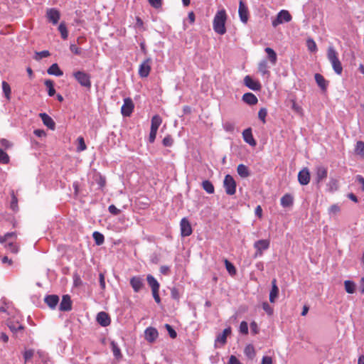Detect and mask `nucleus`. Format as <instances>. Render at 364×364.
<instances>
[{
  "instance_id": "f257e3e1",
  "label": "nucleus",
  "mask_w": 364,
  "mask_h": 364,
  "mask_svg": "<svg viewBox=\"0 0 364 364\" xmlns=\"http://www.w3.org/2000/svg\"><path fill=\"white\" fill-rule=\"evenodd\" d=\"M17 239L16 232H7L4 235H0V243H5V248L12 253H17L18 247L14 244Z\"/></svg>"
},
{
  "instance_id": "f03ea898",
  "label": "nucleus",
  "mask_w": 364,
  "mask_h": 364,
  "mask_svg": "<svg viewBox=\"0 0 364 364\" xmlns=\"http://www.w3.org/2000/svg\"><path fill=\"white\" fill-rule=\"evenodd\" d=\"M226 12L225 10H221L217 12L213 19V29L215 32L220 35H223L226 33L225 21H226Z\"/></svg>"
},
{
  "instance_id": "7ed1b4c3",
  "label": "nucleus",
  "mask_w": 364,
  "mask_h": 364,
  "mask_svg": "<svg viewBox=\"0 0 364 364\" xmlns=\"http://www.w3.org/2000/svg\"><path fill=\"white\" fill-rule=\"evenodd\" d=\"M327 58L332 65L334 72L341 75L343 67L338 57V53L333 46H329L327 50Z\"/></svg>"
},
{
  "instance_id": "20e7f679",
  "label": "nucleus",
  "mask_w": 364,
  "mask_h": 364,
  "mask_svg": "<svg viewBox=\"0 0 364 364\" xmlns=\"http://www.w3.org/2000/svg\"><path fill=\"white\" fill-rule=\"evenodd\" d=\"M73 76L76 81L83 87L87 90H90L91 83V75L83 70H77L73 73Z\"/></svg>"
},
{
  "instance_id": "39448f33",
  "label": "nucleus",
  "mask_w": 364,
  "mask_h": 364,
  "mask_svg": "<svg viewBox=\"0 0 364 364\" xmlns=\"http://www.w3.org/2000/svg\"><path fill=\"white\" fill-rule=\"evenodd\" d=\"M236 186L237 184L234 178L231 175L227 174L223 181L225 193L229 196L234 195L236 192Z\"/></svg>"
},
{
  "instance_id": "423d86ee",
  "label": "nucleus",
  "mask_w": 364,
  "mask_h": 364,
  "mask_svg": "<svg viewBox=\"0 0 364 364\" xmlns=\"http://www.w3.org/2000/svg\"><path fill=\"white\" fill-rule=\"evenodd\" d=\"M291 20V16L287 10L280 11L275 19L272 21L273 27H277L278 25L283 23L289 22Z\"/></svg>"
},
{
  "instance_id": "0eeeda50",
  "label": "nucleus",
  "mask_w": 364,
  "mask_h": 364,
  "mask_svg": "<svg viewBox=\"0 0 364 364\" xmlns=\"http://www.w3.org/2000/svg\"><path fill=\"white\" fill-rule=\"evenodd\" d=\"M151 58H147L140 64L139 68V75L141 77L144 78L149 76L151 70Z\"/></svg>"
},
{
  "instance_id": "6e6552de",
  "label": "nucleus",
  "mask_w": 364,
  "mask_h": 364,
  "mask_svg": "<svg viewBox=\"0 0 364 364\" xmlns=\"http://www.w3.org/2000/svg\"><path fill=\"white\" fill-rule=\"evenodd\" d=\"M7 326L16 337H22L23 335L24 326L18 321H9Z\"/></svg>"
},
{
  "instance_id": "1a4fd4ad",
  "label": "nucleus",
  "mask_w": 364,
  "mask_h": 364,
  "mask_svg": "<svg viewBox=\"0 0 364 364\" xmlns=\"http://www.w3.org/2000/svg\"><path fill=\"white\" fill-rule=\"evenodd\" d=\"M269 240H259L254 243V247L256 249L255 257L262 256L263 251L267 250L269 247Z\"/></svg>"
},
{
  "instance_id": "9d476101",
  "label": "nucleus",
  "mask_w": 364,
  "mask_h": 364,
  "mask_svg": "<svg viewBox=\"0 0 364 364\" xmlns=\"http://www.w3.org/2000/svg\"><path fill=\"white\" fill-rule=\"evenodd\" d=\"M134 108L132 100L127 97L124 100V104L121 108V113L124 117H129Z\"/></svg>"
},
{
  "instance_id": "9b49d317",
  "label": "nucleus",
  "mask_w": 364,
  "mask_h": 364,
  "mask_svg": "<svg viewBox=\"0 0 364 364\" xmlns=\"http://www.w3.org/2000/svg\"><path fill=\"white\" fill-rule=\"evenodd\" d=\"M181 234L182 237H188L192 234V228L190 222L186 218L181 219L180 223Z\"/></svg>"
},
{
  "instance_id": "f8f14e48",
  "label": "nucleus",
  "mask_w": 364,
  "mask_h": 364,
  "mask_svg": "<svg viewBox=\"0 0 364 364\" xmlns=\"http://www.w3.org/2000/svg\"><path fill=\"white\" fill-rule=\"evenodd\" d=\"M130 285L134 292H139L144 287V280L140 276H134L130 279Z\"/></svg>"
},
{
  "instance_id": "ddd939ff",
  "label": "nucleus",
  "mask_w": 364,
  "mask_h": 364,
  "mask_svg": "<svg viewBox=\"0 0 364 364\" xmlns=\"http://www.w3.org/2000/svg\"><path fill=\"white\" fill-rule=\"evenodd\" d=\"M298 181L302 186H306L310 182V172L308 168H304L298 173Z\"/></svg>"
},
{
  "instance_id": "4468645a",
  "label": "nucleus",
  "mask_w": 364,
  "mask_h": 364,
  "mask_svg": "<svg viewBox=\"0 0 364 364\" xmlns=\"http://www.w3.org/2000/svg\"><path fill=\"white\" fill-rule=\"evenodd\" d=\"M244 84L245 86H247L248 88L254 90V91H259L261 90V85L258 81H256L253 80L250 76L247 75L244 78Z\"/></svg>"
},
{
  "instance_id": "2eb2a0df",
  "label": "nucleus",
  "mask_w": 364,
  "mask_h": 364,
  "mask_svg": "<svg viewBox=\"0 0 364 364\" xmlns=\"http://www.w3.org/2000/svg\"><path fill=\"white\" fill-rule=\"evenodd\" d=\"M238 13L240 21L242 23H247L249 17V11L247 7L242 0H240L239 3Z\"/></svg>"
},
{
  "instance_id": "dca6fc26",
  "label": "nucleus",
  "mask_w": 364,
  "mask_h": 364,
  "mask_svg": "<svg viewBox=\"0 0 364 364\" xmlns=\"http://www.w3.org/2000/svg\"><path fill=\"white\" fill-rule=\"evenodd\" d=\"M72 309V301L70 296L68 294L63 295L61 302L59 305V310L61 311H68Z\"/></svg>"
},
{
  "instance_id": "f3484780",
  "label": "nucleus",
  "mask_w": 364,
  "mask_h": 364,
  "mask_svg": "<svg viewBox=\"0 0 364 364\" xmlns=\"http://www.w3.org/2000/svg\"><path fill=\"white\" fill-rule=\"evenodd\" d=\"M145 339L150 343H154L159 336L158 331L154 327H149L144 331Z\"/></svg>"
},
{
  "instance_id": "a211bd4d",
  "label": "nucleus",
  "mask_w": 364,
  "mask_h": 364,
  "mask_svg": "<svg viewBox=\"0 0 364 364\" xmlns=\"http://www.w3.org/2000/svg\"><path fill=\"white\" fill-rule=\"evenodd\" d=\"M96 320L97 323L103 327H106L110 324L111 319L107 313L100 311L97 314Z\"/></svg>"
},
{
  "instance_id": "6ab92c4d",
  "label": "nucleus",
  "mask_w": 364,
  "mask_h": 364,
  "mask_svg": "<svg viewBox=\"0 0 364 364\" xmlns=\"http://www.w3.org/2000/svg\"><path fill=\"white\" fill-rule=\"evenodd\" d=\"M46 16L49 21L52 22L53 24L55 25L58 23L60 14V12L55 9H49L47 10Z\"/></svg>"
},
{
  "instance_id": "aec40b11",
  "label": "nucleus",
  "mask_w": 364,
  "mask_h": 364,
  "mask_svg": "<svg viewBox=\"0 0 364 364\" xmlns=\"http://www.w3.org/2000/svg\"><path fill=\"white\" fill-rule=\"evenodd\" d=\"M242 137L244 141L252 146H255L257 142L253 137L252 129L247 128L242 132Z\"/></svg>"
},
{
  "instance_id": "412c9836",
  "label": "nucleus",
  "mask_w": 364,
  "mask_h": 364,
  "mask_svg": "<svg viewBox=\"0 0 364 364\" xmlns=\"http://www.w3.org/2000/svg\"><path fill=\"white\" fill-rule=\"evenodd\" d=\"M43 123L45 126H46L48 129L51 130H54L55 128V123L53 119L46 113H41L39 114Z\"/></svg>"
},
{
  "instance_id": "4be33fe9",
  "label": "nucleus",
  "mask_w": 364,
  "mask_h": 364,
  "mask_svg": "<svg viewBox=\"0 0 364 364\" xmlns=\"http://www.w3.org/2000/svg\"><path fill=\"white\" fill-rule=\"evenodd\" d=\"M44 301L50 309H54L59 302V297L55 294L47 295Z\"/></svg>"
},
{
  "instance_id": "5701e85b",
  "label": "nucleus",
  "mask_w": 364,
  "mask_h": 364,
  "mask_svg": "<svg viewBox=\"0 0 364 364\" xmlns=\"http://www.w3.org/2000/svg\"><path fill=\"white\" fill-rule=\"evenodd\" d=\"M231 333V328L228 327L225 328L221 334H219L216 338H215V345H217V343H220L221 345H225L227 342V337Z\"/></svg>"
},
{
  "instance_id": "b1692460",
  "label": "nucleus",
  "mask_w": 364,
  "mask_h": 364,
  "mask_svg": "<svg viewBox=\"0 0 364 364\" xmlns=\"http://www.w3.org/2000/svg\"><path fill=\"white\" fill-rule=\"evenodd\" d=\"M278 296H279V288L277 284V279H273L272 280V289L269 292V301L271 303L275 302Z\"/></svg>"
},
{
  "instance_id": "393cba45",
  "label": "nucleus",
  "mask_w": 364,
  "mask_h": 364,
  "mask_svg": "<svg viewBox=\"0 0 364 364\" xmlns=\"http://www.w3.org/2000/svg\"><path fill=\"white\" fill-rule=\"evenodd\" d=\"M315 80L318 86L323 92H326L328 85V82L326 80L323 76L319 73H316L314 75Z\"/></svg>"
},
{
  "instance_id": "a878e982",
  "label": "nucleus",
  "mask_w": 364,
  "mask_h": 364,
  "mask_svg": "<svg viewBox=\"0 0 364 364\" xmlns=\"http://www.w3.org/2000/svg\"><path fill=\"white\" fill-rule=\"evenodd\" d=\"M328 170L324 166L316 167V181L318 183L321 182L327 177Z\"/></svg>"
},
{
  "instance_id": "bb28decb",
  "label": "nucleus",
  "mask_w": 364,
  "mask_h": 364,
  "mask_svg": "<svg viewBox=\"0 0 364 364\" xmlns=\"http://www.w3.org/2000/svg\"><path fill=\"white\" fill-rule=\"evenodd\" d=\"M242 100L250 105H255L258 102L257 97L251 92L245 93L242 96Z\"/></svg>"
},
{
  "instance_id": "cd10ccee",
  "label": "nucleus",
  "mask_w": 364,
  "mask_h": 364,
  "mask_svg": "<svg viewBox=\"0 0 364 364\" xmlns=\"http://www.w3.org/2000/svg\"><path fill=\"white\" fill-rule=\"evenodd\" d=\"M146 281L149 286L151 288V291H159L160 284L158 281L151 274H148Z\"/></svg>"
},
{
  "instance_id": "c85d7f7f",
  "label": "nucleus",
  "mask_w": 364,
  "mask_h": 364,
  "mask_svg": "<svg viewBox=\"0 0 364 364\" xmlns=\"http://www.w3.org/2000/svg\"><path fill=\"white\" fill-rule=\"evenodd\" d=\"M294 198L289 193L284 194L281 198V205L284 208L290 207L293 205Z\"/></svg>"
},
{
  "instance_id": "c756f323",
  "label": "nucleus",
  "mask_w": 364,
  "mask_h": 364,
  "mask_svg": "<svg viewBox=\"0 0 364 364\" xmlns=\"http://www.w3.org/2000/svg\"><path fill=\"white\" fill-rule=\"evenodd\" d=\"M47 73L49 75L58 77L62 76L63 75V72L60 69L57 63H53L51 65L47 70Z\"/></svg>"
},
{
  "instance_id": "7c9ffc66",
  "label": "nucleus",
  "mask_w": 364,
  "mask_h": 364,
  "mask_svg": "<svg viewBox=\"0 0 364 364\" xmlns=\"http://www.w3.org/2000/svg\"><path fill=\"white\" fill-rule=\"evenodd\" d=\"M237 171L238 175L243 178H247L250 175L248 167L242 164L237 166Z\"/></svg>"
},
{
  "instance_id": "2f4dec72",
  "label": "nucleus",
  "mask_w": 364,
  "mask_h": 364,
  "mask_svg": "<svg viewBox=\"0 0 364 364\" xmlns=\"http://www.w3.org/2000/svg\"><path fill=\"white\" fill-rule=\"evenodd\" d=\"M267 54L268 59L272 65H275L277 60V55L276 52L271 48H266L264 49Z\"/></svg>"
},
{
  "instance_id": "473e14b6",
  "label": "nucleus",
  "mask_w": 364,
  "mask_h": 364,
  "mask_svg": "<svg viewBox=\"0 0 364 364\" xmlns=\"http://www.w3.org/2000/svg\"><path fill=\"white\" fill-rule=\"evenodd\" d=\"M245 355L250 360L254 359L256 355L255 348L252 345H247L244 350Z\"/></svg>"
},
{
  "instance_id": "72a5a7b5",
  "label": "nucleus",
  "mask_w": 364,
  "mask_h": 364,
  "mask_svg": "<svg viewBox=\"0 0 364 364\" xmlns=\"http://www.w3.org/2000/svg\"><path fill=\"white\" fill-rule=\"evenodd\" d=\"M162 122L161 117L158 114L154 115L151 118V129L158 131L159 126Z\"/></svg>"
},
{
  "instance_id": "f704fd0d",
  "label": "nucleus",
  "mask_w": 364,
  "mask_h": 364,
  "mask_svg": "<svg viewBox=\"0 0 364 364\" xmlns=\"http://www.w3.org/2000/svg\"><path fill=\"white\" fill-rule=\"evenodd\" d=\"M202 188L209 194H213L215 192L213 184L209 180H205L202 182Z\"/></svg>"
},
{
  "instance_id": "c9c22d12",
  "label": "nucleus",
  "mask_w": 364,
  "mask_h": 364,
  "mask_svg": "<svg viewBox=\"0 0 364 364\" xmlns=\"http://www.w3.org/2000/svg\"><path fill=\"white\" fill-rule=\"evenodd\" d=\"M2 90L4 95V97L6 98L7 100H11V90L9 84L6 82V81L2 82Z\"/></svg>"
},
{
  "instance_id": "e433bc0d",
  "label": "nucleus",
  "mask_w": 364,
  "mask_h": 364,
  "mask_svg": "<svg viewBox=\"0 0 364 364\" xmlns=\"http://www.w3.org/2000/svg\"><path fill=\"white\" fill-rule=\"evenodd\" d=\"M258 70L263 75H269V71L268 70L267 62L266 60H262L258 65Z\"/></svg>"
},
{
  "instance_id": "4c0bfd02",
  "label": "nucleus",
  "mask_w": 364,
  "mask_h": 364,
  "mask_svg": "<svg viewBox=\"0 0 364 364\" xmlns=\"http://www.w3.org/2000/svg\"><path fill=\"white\" fill-rule=\"evenodd\" d=\"M45 85L48 88V94L52 97L55 94V90L54 88V82L51 80H46L44 82Z\"/></svg>"
},
{
  "instance_id": "58836bf2",
  "label": "nucleus",
  "mask_w": 364,
  "mask_h": 364,
  "mask_svg": "<svg viewBox=\"0 0 364 364\" xmlns=\"http://www.w3.org/2000/svg\"><path fill=\"white\" fill-rule=\"evenodd\" d=\"M92 237H93V239L95 240V242L97 245H101L104 243L105 242V237L104 235L97 232V231H95L93 232L92 234Z\"/></svg>"
},
{
  "instance_id": "ea45409f",
  "label": "nucleus",
  "mask_w": 364,
  "mask_h": 364,
  "mask_svg": "<svg viewBox=\"0 0 364 364\" xmlns=\"http://www.w3.org/2000/svg\"><path fill=\"white\" fill-rule=\"evenodd\" d=\"M345 286V290L348 294H353L355 291V284L350 281V280H346L344 282Z\"/></svg>"
},
{
  "instance_id": "a19ab883",
  "label": "nucleus",
  "mask_w": 364,
  "mask_h": 364,
  "mask_svg": "<svg viewBox=\"0 0 364 364\" xmlns=\"http://www.w3.org/2000/svg\"><path fill=\"white\" fill-rule=\"evenodd\" d=\"M111 347L115 358L120 359L122 357L121 350L114 341L111 342Z\"/></svg>"
},
{
  "instance_id": "79ce46f5",
  "label": "nucleus",
  "mask_w": 364,
  "mask_h": 364,
  "mask_svg": "<svg viewBox=\"0 0 364 364\" xmlns=\"http://www.w3.org/2000/svg\"><path fill=\"white\" fill-rule=\"evenodd\" d=\"M306 46L311 53H316L318 50L316 42L311 38L306 40Z\"/></svg>"
},
{
  "instance_id": "37998d69",
  "label": "nucleus",
  "mask_w": 364,
  "mask_h": 364,
  "mask_svg": "<svg viewBox=\"0 0 364 364\" xmlns=\"http://www.w3.org/2000/svg\"><path fill=\"white\" fill-rule=\"evenodd\" d=\"M224 262L228 273L232 276L236 274L237 271L233 264L228 261L227 259H225Z\"/></svg>"
},
{
  "instance_id": "c03bdc74",
  "label": "nucleus",
  "mask_w": 364,
  "mask_h": 364,
  "mask_svg": "<svg viewBox=\"0 0 364 364\" xmlns=\"http://www.w3.org/2000/svg\"><path fill=\"white\" fill-rule=\"evenodd\" d=\"M58 31H60L63 39L65 40L68 38V29H67V27H66V25L65 24V23L62 22L60 23V25L58 26Z\"/></svg>"
},
{
  "instance_id": "a18cd8bd",
  "label": "nucleus",
  "mask_w": 364,
  "mask_h": 364,
  "mask_svg": "<svg viewBox=\"0 0 364 364\" xmlns=\"http://www.w3.org/2000/svg\"><path fill=\"white\" fill-rule=\"evenodd\" d=\"M355 151L357 154L364 157V142L363 141H357Z\"/></svg>"
},
{
  "instance_id": "49530a36",
  "label": "nucleus",
  "mask_w": 364,
  "mask_h": 364,
  "mask_svg": "<svg viewBox=\"0 0 364 364\" xmlns=\"http://www.w3.org/2000/svg\"><path fill=\"white\" fill-rule=\"evenodd\" d=\"M11 201L10 204V208L15 212L18 211V198L14 194V192H11Z\"/></svg>"
},
{
  "instance_id": "de8ad7c7",
  "label": "nucleus",
  "mask_w": 364,
  "mask_h": 364,
  "mask_svg": "<svg viewBox=\"0 0 364 364\" xmlns=\"http://www.w3.org/2000/svg\"><path fill=\"white\" fill-rule=\"evenodd\" d=\"M9 162V155L2 149H0V163L3 164H7Z\"/></svg>"
},
{
  "instance_id": "09e8293b",
  "label": "nucleus",
  "mask_w": 364,
  "mask_h": 364,
  "mask_svg": "<svg viewBox=\"0 0 364 364\" xmlns=\"http://www.w3.org/2000/svg\"><path fill=\"white\" fill-rule=\"evenodd\" d=\"M78 146L77 148V151L80 152L85 151L87 148L84 138L82 136H79L77 138Z\"/></svg>"
},
{
  "instance_id": "8fccbe9b",
  "label": "nucleus",
  "mask_w": 364,
  "mask_h": 364,
  "mask_svg": "<svg viewBox=\"0 0 364 364\" xmlns=\"http://www.w3.org/2000/svg\"><path fill=\"white\" fill-rule=\"evenodd\" d=\"M50 55V53L48 50H42L40 52H36L35 55V59L36 60H39L42 58H47Z\"/></svg>"
},
{
  "instance_id": "3c124183",
  "label": "nucleus",
  "mask_w": 364,
  "mask_h": 364,
  "mask_svg": "<svg viewBox=\"0 0 364 364\" xmlns=\"http://www.w3.org/2000/svg\"><path fill=\"white\" fill-rule=\"evenodd\" d=\"M267 115V109L264 107L261 108L258 112V117L264 124L266 122Z\"/></svg>"
},
{
  "instance_id": "603ef678",
  "label": "nucleus",
  "mask_w": 364,
  "mask_h": 364,
  "mask_svg": "<svg viewBox=\"0 0 364 364\" xmlns=\"http://www.w3.org/2000/svg\"><path fill=\"white\" fill-rule=\"evenodd\" d=\"M329 187V191L333 192L334 191L338 190V181L333 178H331L328 184Z\"/></svg>"
},
{
  "instance_id": "864d4df0",
  "label": "nucleus",
  "mask_w": 364,
  "mask_h": 364,
  "mask_svg": "<svg viewBox=\"0 0 364 364\" xmlns=\"http://www.w3.org/2000/svg\"><path fill=\"white\" fill-rule=\"evenodd\" d=\"M165 328L167 330L168 334H169V336L171 338H176L177 336V333L176 331L172 328V326L168 323L165 324Z\"/></svg>"
},
{
  "instance_id": "5fc2aeb1",
  "label": "nucleus",
  "mask_w": 364,
  "mask_h": 364,
  "mask_svg": "<svg viewBox=\"0 0 364 364\" xmlns=\"http://www.w3.org/2000/svg\"><path fill=\"white\" fill-rule=\"evenodd\" d=\"M162 144L164 146H171L173 144V139L171 136L167 135L164 138Z\"/></svg>"
},
{
  "instance_id": "6e6d98bb",
  "label": "nucleus",
  "mask_w": 364,
  "mask_h": 364,
  "mask_svg": "<svg viewBox=\"0 0 364 364\" xmlns=\"http://www.w3.org/2000/svg\"><path fill=\"white\" fill-rule=\"evenodd\" d=\"M262 309L269 316L273 314V308L267 301L263 302Z\"/></svg>"
},
{
  "instance_id": "4d7b16f0",
  "label": "nucleus",
  "mask_w": 364,
  "mask_h": 364,
  "mask_svg": "<svg viewBox=\"0 0 364 364\" xmlns=\"http://www.w3.org/2000/svg\"><path fill=\"white\" fill-rule=\"evenodd\" d=\"M240 332L246 335L248 333V324L246 321H242L240 324Z\"/></svg>"
},
{
  "instance_id": "13d9d810",
  "label": "nucleus",
  "mask_w": 364,
  "mask_h": 364,
  "mask_svg": "<svg viewBox=\"0 0 364 364\" xmlns=\"http://www.w3.org/2000/svg\"><path fill=\"white\" fill-rule=\"evenodd\" d=\"M149 4L154 9H159L162 6V0H148Z\"/></svg>"
},
{
  "instance_id": "bf43d9fd",
  "label": "nucleus",
  "mask_w": 364,
  "mask_h": 364,
  "mask_svg": "<svg viewBox=\"0 0 364 364\" xmlns=\"http://www.w3.org/2000/svg\"><path fill=\"white\" fill-rule=\"evenodd\" d=\"M70 50L72 53L77 55H80L82 53V49L78 48L75 44H70Z\"/></svg>"
},
{
  "instance_id": "052dcab7",
  "label": "nucleus",
  "mask_w": 364,
  "mask_h": 364,
  "mask_svg": "<svg viewBox=\"0 0 364 364\" xmlns=\"http://www.w3.org/2000/svg\"><path fill=\"white\" fill-rule=\"evenodd\" d=\"M171 296L173 299L175 300H178L180 299V294L178 289H176V287H173L171 289Z\"/></svg>"
},
{
  "instance_id": "680f3d73",
  "label": "nucleus",
  "mask_w": 364,
  "mask_h": 364,
  "mask_svg": "<svg viewBox=\"0 0 364 364\" xmlns=\"http://www.w3.org/2000/svg\"><path fill=\"white\" fill-rule=\"evenodd\" d=\"M340 210H341L340 207L336 204H333L330 206V208L328 209V213H329V214H336V213H339Z\"/></svg>"
},
{
  "instance_id": "e2e57ef3",
  "label": "nucleus",
  "mask_w": 364,
  "mask_h": 364,
  "mask_svg": "<svg viewBox=\"0 0 364 364\" xmlns=\"http://www.w3.org/2000/svg\"><path fill=\"white\" fill-rule=\"evenodd\" d=\"M96 183L100 188H102L106 184L105 178L100 175L99 177L96 179Z\"/></svg>"
},
{
  "instance_id": "0e129e2a",
  "label": "nucleus",
  "mask_w": 364,
  "mask_h": 364,
  "mask_svg": "<svg viewBox=\"0 0 364 364\" xmlns=\"http://www.w3.org/2000/svg\"><path fill=\"white\" fill-rule=\"evenodd\" d=\"M291 108L294 111L299 114H302L303 109L301 106H299L295 101H292Z\"/></svg>"
},
{
  "instance_id": "69168bd1",
  "label": "nucleus",
  "mask_w": 364,
  "mask_h": 364,
  "mask_svg": "<svg viewBox=\"0 0 364 364\" xmlns=\"http://www.w3.org/2000/svg\"><path fill=\"white\" fill-rule=\"evenodd\" d=\"M108 210L109 212L114 215H117L120 213V210L117 208L114 205H110L108 208Z\"/></svg>"
},
{
  "instance_id": "338daca9",
  "label": "nucleus",
  "mask_w": 364,
  "mask_h": 364,
  "mask_svg": "<svg viewBox=\"0 0 364 364\" xmlns=\"http://www.w3.org/2000/svg\"><path fill=\"white\" fill-rule=\"evenodd\" d=\"M355 181L361 185V190L364 191V178L360 175H357L355 177Z\"/></svg>"
},
{
  "instance_id": "774afa93",
  "label": "nucleus",
  "mask_w": 364,
  "mask_h": 364,
  "mask_svg": "<svg viewBox=\"0 0 364 364\" xmlns=\"http://www.w3.org/2000/svg\"><path fill=\"white\" fill-rule=\"evenodd\" d=\"M228 364H242V363L235 355H231Z\"/></svg>"
}]
</instances>
